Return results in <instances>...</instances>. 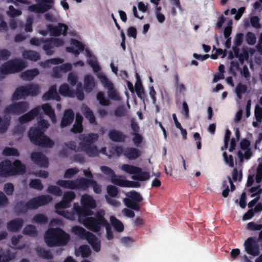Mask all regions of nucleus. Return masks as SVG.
Returning a JSON list of instances; mask_svg holds the SVG:
<instances>
[{"label":"nucleus","mask_w":262,"mask_h":262,"mask_svg":"<svg viewBox=\"0 0 262 262\" xmlns=\"http://www.w3.org/2000/svg\"><path fill=\"white\" fill-rule=\"evenodd\" d=\"M47 120L40 117L38 125L32 127L28 132V136L31 143L40 147L52 148L54 142L45 134V129L49 127Z\"/></svg>","instance_id":"nucleus-1"},{"label":"nucleus","mask_w":262,"mask_h":262,"mask_svg":"<svg viewBox=\"0 0 262 262\" xmlns=\"http://www.w3.org/2000/svg\"><path fill=\"white\" fill-rule=\"evenodd\" d=\"M52 198L49 195H41L34 197L27 202L20 201L14 207V211L17 214H24L28 210H35L40 206L50 203Z\"/></svg>","instance_id":"nucleus-2"},{"label":"nucleus","mask_w":262,"mask_h":262,"mask_svg":"<svg viewBox=\"0 0 262 262\" xmlns=\"http://www.w3.org/2000/svg\"><path fill=\"white\" fill-rule=\"evenodd\" d=\"M98 138L99 136L96 133H90L85 136L81 135L79 137L81 141L79 142V147L90 157H97L100 152L107 155L105 147H102L100 150H99L97 147L94 144L98 140Z\"/></svg>","instance_id":"nucleus-3"},{"label":"nucleus","mask_w":262,"mask_h":262,"mask_svg":"<svg viewBox=\"0 0 262 262\" xmlns=\"http://www.w3.org/2000/svg\"><path fill=\"white\" fill-rule=\"evenodd\" d=\"M70 238L69 234L60 228L49 229L45 235V241L50 247L66 245Z\"/></svg>","instance_id":"nucleus-4"},{"label":"nucleus","mask_w":262,"mask_h":262,"mask_svg":"<svg viewBox=\"0 0 262 262\" xmlns=\"http://www.w3.org/2000/svg\"><path fill=\"white\" fill-rule=\"evenodd\" d=\"M27 67V63L20 59L15 58L7 61L0 67V79L6 75L19 72Z\"/></svg>","instance_id":"nucleus-5"},{"label":"nucleus","mask_w":262,"mask_h":262,"mask_svg":"<svg viewBox=\"0 0 262 262\" xmlns=\"http://www.w3.org/2000/svg\"><path fill=\"white\" fill-rule=\"evenodd\" d=\"M104 210L98 211L94 216H90L86 218L84 222L83 225L89 230L93 232H98L101 227H103L107 224V221L104 217Z\"/></svg>","instance_id":"nucleus-6"},{"label":"nucleus","mask_w":262,"mask_h":262,"mask_svg":"<svg viewBox=\"0 0 262 262\" xmlns=\"http://www.w3.org/2000/svg\"><path fill=\"white\" fill-rule=\"evenodd\" d=\"M121 169L126 173L133 174L132 178L136 181H145L150 178L148 172L143 171L140 167L136 166L124 164L122 165Z\"/></svg>","instance_id":"nucleus-7"},{"label":"nucleus","mask_w":262,"mask_h":262,"mask_svg":"<svg viewBox=\"0 0 262 262\" xmlns=\"http://www.w3.org/2000/svg\"><path fill=\"white\" fill-rule=\"evenodd\" d=\"M127 198L123 199L125 206L129 209L139 211L140 210V206L139 203L141 202L143 199L140 193L135 190H132L126 193Z\"/></svg>","instance_id":"nucleus-8"},{"label":"nucleus","mask_w":262,"mask_h":262,"mask_svg":"<svg viewBox=\"0 0 262 262\" xmlns=\"http://www.w3.org/2000/svg\"><path fill=\"white\" fill-rule=\"evenodd\" d=\"M98 77L103 86L107 89L108 98L111 100H119V96L115 89L113 83L108 79L106 76L103 74H99Z\"/></svg>","instance_id":"nucleus-9"},{"label":"nucleus","mask_w":262,"mask_h":262,"mask_svg":"<svg viewBox=\"0 0 262 262\" xmlns=\"http://www.w3.org/2000/svg\"><path fill=\"white\" fill-rule=\"evenodd\" d=\"M29 108V104L25 101H20L10 104L5 109V113L13 115H20L26 112Z\"/></svg>","instance_id":"nucleus-10"},{"label":"nucleus","mask_w":262,"mask_h":262,"mask_svg":"<svg viewBox=\"0 0 262 262\" xmlns=\"http://www.w3.org/2000/svg\"><path fill=\"white\" fill-rule=\"evenodd\" d=\"M73 209L78 216V222L82 225L85 223L84 221L86 220L87 217L94 215V211L90 208L79 206L75 203L74 204Z\"/></svg>","instance_id":"nucleus-11"},{"label":"nucleus","mask_w":262,"mask_h":262,"mask_svg":"<svg viewBox=\"0 0 262 262\" xmlns=\"http://www.w3.org/2000/svg\"><path fill=\"white\" fill-rule=\"evenodd\" d=\"M130 126L133 131L131 133V135L133 136L132 141L135 145L138 147L143 140V136L139 134L140 126L135 118L130 119Z\"/></svg>","instance_id":"nucleus-12"},{"label":"nucleus","mask_w":262,"mask_h":262,"mask_svg":"<svg viewBox=\"0 0 262 262\" xmlns=\"http://www.w3.org/2000/svg\"><path fill=\"white\" fill-rule=\"evenodd\" d=\"M47 29L52 36H59L61 35L66 36L67 35L68 27L66 24L59 23L56 26L52 25H48Z\"/></svg>","instance_id":"nucleus-13"},{"label":"nucleus","mask_w":262,"mask_h":262,"mask_svg":"<svg viewBox=\"0 0 262 262\" xmlns=\"http://www.w3.org/2000/svg\"><path fill=\"white\" fill-rule=\"evenodd\" d=\"M246 251L253 256L258 255L260 253L258 245L255 239L252 237H249L246 239L244 243Z\"/></svg>","instance_id":"nucleus-14"},{"label":"nucleus","mask_w":262,"mask_h":262,"mask_svg":"<svg viewBox=\"0 0 262 262\" xmlns=\"http://www.w3.org/2000/svg\"><path fill=\"white\" fill-rule=\"evenodd\" d=\"M30 158L35 164L40 167L46 168L49 165L48 158L40 152L34 151L32 152Z\"/></svg>","instance_id":"nucleus-15"},{"label":"nucleus","mask_w":262,"mask_h":262,"mask_svg":"<svg viewBox=\"0 0 262 262\" xmlns=\"http://www.w3.org/2000/svg\"><path fill=\"white\" fill-rule=\"evenodd\" d=\"M11 168L12 164L9 160H4L0 162V176L7 178L12 174Z\"/></svg>","instance_id":"nucleus-16"},{"label":"nucleus","mask_w":262,"mask_h":262,"mask_svg":"<svg viewBox=\"0 0 262 262\" xmlns=\"http://www.w3.org/2000/svg\"><path fill=\"white\" fill-rule=\"evenodd\" d=\"M40 108L36 107L28 113L22 115L18 118V121L21 124H24L32 120L40 113Z\"/></svg>","instance_id":"nucleus-17"},{"label":"nucleus","mask_w":262,"mask_h":262,"mask_svg":"<svg viewBox=\"0 0 262 262\" xmlns=\"http://www.w3.org/2000/svg\"><path fill=\"white\" fill-rule=\"evenodd\" d=\"M74 116V113L72 110H66L64 111L63 117L60 122L61 127L64 128L71 124L73 122Z\"/></svg>","instance_id":"nucleus-18"},{"label":"nucleus","mask_w":262,"mask_h":262,"mask_svg":"<svg viewBox=\"0 0 262 262\" xmlns=\"http://www.w3.org/2000/svg\"><path fill=\"white\" fill-rule=\"evenodd\" d=\"M42 99L45 101L50 100H56L57 101H60L61 98L57 92V86L56 85H52L49 89L48 92L43 95Z\"/></svg>","instance_id":"nucleus-19"},{"label":"nucleus","mask_w":262,"mask_h":262,"mask_svg":"<svg viewBox=\"0 0 262 262\" xmlns=\"http://www.w3.org/2000/svg\"><path fill=\"white\" fill-rule=\"evenodd\" d=\"M24 220L21 218L14 219L7 224V228L9 231L15 232L18 231L23 226Z\"/></svg>","instance_id":"nucleus-20"},{"label":"nucleus","mask_w":262,"mask_h":262,"mask_svg":"<svg viewBox=\"0 0 262 262\" xmlns=\"http://www.w3.org/2000/svg\"><path fill=\"white\" fill-rule=\"evenodd\" d=\"M51 9V7L44 4L40 1H37V4L29 6L28 10L32 12L36 13H43Z\"/></svg>","instance_id":"nucleus-21"},{"label":"nucleus","mask_w":262,"mask_h":262,"mask_svg":"<svg viewBox=\"0 0 262 262\" xmlns=\"http://www.w3.org/2000/svg\"><path fill=\"white\" fill-rule=\"evenodd\" d=\"M108 136L111 141L115 142H124L126 138L122 132L116 129L110 130Z\"/></svg>","instance_id":"nucleus-22"},{"label":"nucleus","mask_w":262,"mask_h":262,"mask_svg":"<svg viewBox=\"0 0 262 262\" xmlns=\"http://www.w3.org/2000/svg\"><path fill=\"white\" fill-rule=\"evenodd\" d=\"M12 164V168H11V176L16 174H23L26 172V166L21 163L20 160H16Z\"/></svg>","instance_id":"nucleus-23"},{"label":"nucleus","mask_w":262,"mask_h":262,"mask_svg":"<svg viewBox=\"0 0 262 262\" xmlns=\"http://www.w3.org/2000/svg\"><path fill=\"white\" fill-rule=\"evenodd\" d=\"M141 155V151L135 147H127L124 150V156L129 160H134Z\"/></svg>","instance_id":"nucleus-24"},{"label":"nucleus","mask_w":262,"mask_h":262,"mask_svg":"<svg viewBox=\"0 0 262 262\" xmlns=\"http://www.w3.org/2000/svg\"><path fill=\"white\" fill-rule=\"evenodd\" d=\"M86 241L91 245L94 251L98 252L100 251V240L95 234L92 233V234L88 237Z\"/></svg>","instance_id":"nucleus-25"},{"label":"nucleus","mask_w":262,"mask_h":262,"mask_svg":"<svg viewBox=\"0 0 262 262\" xmlns=\"http://www.w3.org/2000/svg\"><path fill=\"white\" fill-rule=\"evenodd\" d=\"M28 96L26 85H21L17 87L12 96L13 101L18 100Z\"/></svg>","instance_id":"nucleus-26"},{"label":"nucleus","mask_w":262,"mask_h":262,"mask_svg":"<svg viewBox=\"0 0 262 262\" xmlns=\"http://www.w3.org/2000/svg\"><path fill=\"white\" fill-rule=\"evenodd\" d=\"M137 81L135 83V89L138 97L143 101H144L145 93L142 82L140 79L138 73H136Z\"/></svg>","instance_id":"nucleus-27"},{"label":"nucleus","mask_w":262,"mask_h":262,"mask_svg":"<svg viewBox=\"0 0 262 262\" xmlns=\"http://www.w3.org/2000/svg\"><path fill=\"white\" fill-rule=\"evenodd\" d=\"M92 179L84 178L76 179L75 182V189L86 190L91 185Z\"/></svg>","instance_id":"nucleus-28"},{"label":"nucleus","mask_w":262,"mask_h":262,"mask_svg":"<svg viewBox=\"0 0 262 262\" xmlns=\"http://www.w3.org/2000/svg\"><path fill=\"white\" fill-rule=\"evenodd\" d=\"M81 203V206L91 209L95 208L96 206L95 201L91 196L88 194H84L82 196Z\"/></svg>","instance_id":"nucleus-29"},{"label":"nucleus","mask_w":262,"mask_h":262,"mask_svg":"<svg viewBox=\"0 0 262 262\" xmlns=\"http://www.w3.org/2000/svg\"><path fill=\"white\" fill-rule=\"evenodd\" d=\"M82 112L85 118L92 124H97L96 117L92 110L87 105H84L82 108Z\"/></svg>","instance_id":"nucleus-30"},{"label":"nucleus","mask_w":262,"mask_h":262,"mask_svg":"<svg viewBox=\"0 0 262 262\" xmlns=\"http://www.w3.org/2000/svg\"><path fill=\"white\" fill-rule=\"evenodd\" d=\"M95 86V82L93 76L86 75L84 79V88L86 92H91Z\"/></svg>","instance_id":"nucleus-31"},{"label":"nucleus","mask_w":262,"mask_h":262,"mask_svg":"<svg viewBox=\"0 0 262 262\" xmlns=\"http://www.w3.org/2000/svg\"><path fill=\"white\" fill-rule=\"evenodd\" d=\"M39 74L37 69L27 70L21 73V78L24 80H32L35 77Z\"/></svg>","instance_id":"nucleus-32"},{"label":"nucleus","mask_w":262,"mask_h":262,"mask_svg":"<svg viewBox=\"0 0 262 262\" xmlns=\"http://www.w3.org/2000/svg\"><path fill=\"white\" fill-rule=\"evenodd\" d=\"M73 232L80 238L86 239L92 233L86 231L84 228L80 226H74L72 228Z\"/></svg>","instance_id":"nucleus-33"},{"label":"nucleus","mask_w":262,"mask_h":262,"mask_svg":"<svg viewBox=\"0 0 262 262\" xmlns=\"http://www.w3.org/2000/svg\"><path fill=\"white\" fill-rule=\"evenodd\" d=\"M36 251L38 256L46 259H52L54 256L49 250H46L42 247H38Z\"/></svg>","instance_id":"nucleus-34"},{"label":"nucleus","mask_w":262,"mask_h":262,"mask_svg":"<svg viewBox=\"0 0 262 262\" xmlns=\"http://www.w3.org/2000/svg\"><path fill=\"white\" fill-rule=\"evenodd\" d=\"M23 57L24 59L31 61H36L40 59V55L37 52L33 50H26L23 53Z\"/></svg>","instance_id":"nucleus-35"},{"label":"nucleus","mask_w":262,"mask_h":262,"mask_svg":"<svg viewBox=\"0 0 262 262\" xmlns=\"http://www.w3.org/2000/svg\"><path fill=\"white\" fill-rule=\"evenodd\" d=\"M59 93L63 96H68L70 97H73L75 94L74 91L67 83L62 84L60 86Z\"/></svg>","instance_id":"nucleus-36"},{"label":"nucleus","mask_w":262,"mask_h":262,"mask_svg":"<svg viewBox=\"0 0 262 262\" xmlns=\"http://www.w3.org/2000/svg\"><path fill=\"white\" fill-rule=\"evenodd\" d=\"M110 222L114 229L118 232H121L124 230V225L122 223L114 216H111Z\"/></svg>","instance_id":"nucleus-37"},{"label":"nucleus","mask_w":262,"mask_h":262,"mask_svg":"<svg viewBox=\"0 0 262 262\" xmlns=\"http://www.w3.org/2000/svg\"><path fill=\"white\" fill-rule=\"evenodd\" d=\"M75 181L59 180L56 182V184L64 188L75 189Z\"/></svg>","instance_id":"nucleus-38"},{"label":"nucleus","mask_w":262,"mask_h":262,"mask_svg":"<svg viewBox=\"0 0 262 262\" xmlns=\"http://www.w3.org/2000/svg\"><path fill=\"white\" fill-rule=\"evenodd\" d=\"M96 99L99 101V104L102 106H109L111 102L108 99L106 98L104 92H98L96 95Z\"/></svg>","instance_id":"nucleus-39"},{"label":"nucleus","mask_w":262,"mask_h":262,"mask_svg":"<svg viewBox=\"0 0 262 262\" xmlns=\"http://www.w3.org/2000/svg\"><path fill=\"white\" fill-rule=\"evenodd\" d=\"M28 96H36L39 93V86L37 84L30 83L26 85Z\"/></svg>","instance_id":"nucleus-40"},{"label":"nucleus","mask_w":262,"mask_h":262,"mask_svg":"<svg viewBox=\"0 0 262 262\" xmlns=\"http://www.w3.org/2000/svg\"><path fill=\"white\" fill-rule=\"evenodd\" d=\"M247 86L242 84L241 82L238 83L235 88V93L237 98L240 100L242 98L243 94L247 92Z\"/></svg>","instance_id":"nucleus-41"},{"label":"nucleus","mask_w":262,"mask_h":262,"mask_svg":"<svg viewBox=\"0 0 262 262\" xmlns=\"http://www.w3.org/2000/svg\"><path fill=\"white\" fill-rule=\"evenodd\" d=\"M48 218L44 214L38 213L35 215L32 219V222L45 225L48 223Z\"/></svg>","instance_id":"nucleus-42"},{"label":"nucleus","mask_w":262,"mask_h":262,"mask_svg":"<svg viewBox=\"0 0 262 262\" xmlns=\"http://www.w3.org/2000/svg\"><path fill=\"white\" fill-rule=\"evenodd\" d=\"M78 252L83 258L89 257L92 253L90 248L86 245L80 246L78 249Z\"/></svg>","instance_id":"nucleus-43"},{"label":"nucleus","mask_w":262,"mask_h":262,"mask_svg":"<svg viewBox=\"0 0 262 262\" xmlns=\"http://www.w3.org/2000/svg\"><path fill=\"white\" fill-rule=\"evenodd\" d=\"M47 191L54 195L61 196L62 195L61 189L58 186L55 185H49Z\"/></svg>","instance_id":"nucleus-44"},{"label":"nucleus","mask_w":262,"mask_h":262,"mask_svg":"<svg viewBox=\"0 0 262 262\" xmlns=\"http://www.w3.org/2000/svg\"><path fill=\"white\" fill-rule=\"evenodd\" d=\"M23 233L32 236H35L37 234L35 227L32 225L26 226L23 230Z\"/></svg>","instance_id":"nucleus-45"},{"label":"nucleus","mask_w":262,"mask_h":262,"mask_svg":"<svg viewBox=\"0 0 262 262\" xmlns=\"http://www.w3.org/2000/svg\"><path fill=\"white\" fill-rule=\"evenodd\" d=\"M3 155L6 156H16L18 157L19 153L18 150L13 147H5L3 151Z\"/></svg>","instance_id":"nucleus-46"},{"label":"nucleus","mask_w":262,"mask_h":262,"mask_svg":"<svg viewBox=\"0 0 262 262\" xmlns=\"http://www.w3.org/2000/svg\"><path fill=\"white\" fill-rule=\"evenodd\" d=\"M127 180L122 179L121 177H118L116 175L112 178V182L119 186L126 187Z\"/></svg>","instance_id":"nucleus-47"},{"label":"nucleus","mask_w":262,"mask_h":262,"mask_svg":"<svg viewBox=\"0 0 262 262\" xmlns=\"http://www.w3.org/2000/svg\"><path fill=\"white\" fill-rule=\"evenodd\" d=\"M29 185L31 188L40 191L43 188V186L39 179L31 180Z\"/></svg>","instance_id":"nucleus-48"},{"label":"nucleus","mask_w":262,"mask_h":262,"mask_svg":"<svg viewBox=\"0 0 262 262\" xmlns=\"http://www.w3.org/2000/svg\"><path fill=\"white\" fill-rule=\"evenodd\" d=\"M44 43L42 49L45 51L46 54L49 56L52 55L54 53L53 46L50 42H47Z\"/></svg>","instance_id":"nucleus-49"},{"label":"nucleus","mask_w":262,"mask_h":262,"mask_svg":"<svg viewBox=\"0 0 262 262\" xmlns=\"http://www.w3.org/2000/svg\"><path fill=\"white\" fill-rule=\"evenodd\" d=\"M63 61V60L60 58H52L50 59H48L42 63L44 67H47L49 66V64H58L62 63Z\"/></svg>","instance_id":"nucleus-50"},{"label":"nucleus","mask_w":262,"mask_h":262,"mask_svg":"<svg viewBox=\"0 0 262 262\" xmlns=\"http://www.w3.org/2000/svg\"><path fill=\"white\" fill-rule=\"evenodd\" d=\"M76 194L74 191H68L64 193L62 199L71 205V202L75 199Z\"/></svg>","instance_id":"nucleus-51"},{"label":"nucleus","mask_w":262,"mask_h":262,"mask_svg":"<svg viewBox=\"0 0 262 262\" xmlns=\"http://www.w3.org/2000/svg\"><path fill=\"white\" fill-rule=\"evenodd\" d=\"M107 192L110 196L112 198L116 197L118 193V189L114 185H108L106 188Z\"/></svg>","instance_id":"nucleus-52"},{"label":"nucleus","mask_w":262,"mask_h":262,"mask_svg":"<svg viewBox=\"0 0 262 262\" xmlns=\"http://www.w3.org/2000/svg\"><path fill=\"white\" fill-rule=\"evenodd\" d=\"M57 213L59 215H61L64 217L71 220H74V218L75 217V214L74 212H70L67 210L58 211Z\"/></svg>","instance_id":"nucleus-53"},{"label":"nucleus","mask_w":262,"mask_h":262,"mask_svg":"<svg viewBox=\"0 0 262 262\" xmlns=\"http://www.w3.org/2000/svg\"><path fill=\"white\" fill-rule=\"evenodd\" d=\"M7 14L10 17L14 18L20 15L21 12L19 10L15 9L13 6H10Z\"/></svg>","instance_id":"nucleus-54"},{"label":"nucleus","mask_w":262,"mask_h":262,"mask_svg":"<svg viewBox=\"0 0 262 262\" xmlns=\"http://www.w3.org/2000/svg\"><path fill=\"white\" fill-rule=\"evenodd\" d=\"M77 99L79 100H82L84 99V95L82 90V86L81 83L79 82L77 84L76 90L75 92Z\"/></svg>","instance_id":"nucleus-55"},{"label":"nucleus","mask_w":262,"mask_h":262,"mask_svg":"<svg viewBox=\"0 0 262 262\" xmlns=\"http://www.w3.org/2000/svg\"><path fill=\"white\" fill-rule=\"evenodd\" d=\"M47 42H48L47 39L44 38H37L36 37H33L30 40V43L31 45L36 47H38L41 43H44Z\"/></svg>","instance_id":"nucleus-56"},{"label":"nucleus","mask_w":262,"mask_h":262,"mask_svg":"<svg viewBox=\"0 0 262 262\" xmlns=\"http://www.w3.org/2000/svg\"><path fill=\"white\" fill-rule=\"evenodd\" d=\"M70 206L71 204H69L67 201L62 199L61 201L55 204V208L56 210V211L57 213V211H60V209L68 208Z\"/></svg>","instance_id":"nucleus-57"},{"label":"nucleus","mask_w":262,"mask_h":262,"mask_svg":"<svg viewBox=\"0 0 262 262\" xmlns=\"http://www.w3.org/2000/svg\"><path fill=\"white\" fill-rule=\"evenodd\" d=\"M246 40L248 45L251 46L254 45L256 40L255 34L251 32H248L246 36Z\"/></svg>","instance_id":"nucleus-58"},{"label":"nucleus","mask_w":262,"mask_h":262,"mask_svg":"<svg viewBox=\"0 0 262 262\" xmlns=\"http://www.w3.org/2000/svg\"><path fill=\"white\" fill-rule=\"evenodd\" d=\"M219 55H221L222 58H225L227 55V51L226 50H223L221 48L216 49L215 53L212 54L210 57L213 59H216Z\"/></svg>","instance_id":"nucleus-59"},{"label":"nucleus","mask_w":262,"mask_h":262,"mask_svg":"<svg viewBox=\"0 0 262 262\" xmlns=\"http://www.w3.org/2000/svg\"><path fill=\"white\" fill-rule=\"evenodd\" d=\"M78 171V169L76 168H69L66 170L63 177L64 178H72Z\"/></svg>","instance_id":"nucleus-60"},{"label":"nucleus","mask_w":262,"mask_h":262,"mask_svg":"<svg viewBox=\"0 0 262 262\" xmlns=\"http://www.w3.org/2000/svg\"><path fill=\"white\" fill-rule=\"evenodd\" d=\"M48 42H50L54 46L58 47L62 46L64 44V41L62 39L57 38H48Z\"/></svg>","instance_id":"nucleus-61"},{"label":"nucleus","mask_w":262,"mask_h":262,"mask_svg":"<svg viewBox=\"0 0 262 262\" xmlns=\"http://www.w3.org/2000/svg\"><path fill=\"white\" fill-rule=\"evenodd\" d=\"M4 190L7 195H12L14 190V185L11 183H6L4 185Z\"/></svg>","instance_id":"nucleus-62"},{"label":"nucleus","mask_w":262,"mask_h":262,"mask_svg":"<svg viewBox=\"0 0 262 262\" xmlns=\"http://www.w3.org/2000/svg\"><path fill=\"white\" fill-rule=\"evenodd\" d=\"M255 180L257 183L262 181V164H259L257 167Z\"/></svg>","instance_id":"nucleus-63"},{"label":"nucleus","mask_w":262,"mask_h":262,"mask_svg":"<svg viewBox=\"0 0 262 262\" xmlns=\"http://www.w3.org/2000/svg\"><path fill=\"white\" fill-rule=\"evenodd\" d=\"M254 114L257 121L260 122L262 119V107L258 104L255 106Z\"/></svg>","instance_id":"nucleus-64"}]
</instances>
